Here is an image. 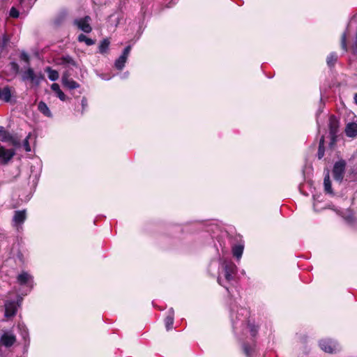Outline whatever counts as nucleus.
<instances>
[{
	"label": "nucleus",
	"instance_id": "obj_34",
	"mask_svg": "<svg viewBox=\"0 0 357 357\" xmlns=\"http://www.w3.org/2000/svg\"><path fill=\"white\" fill-rule=\"evenodd\" d=\"M9 15L12 17L17 18L19 17V11L15 7H12Z\"/></svg>",
	"mask_w": 357,
	"mask_h": 357
},
{
	"label": "nucleus",
	"instance_id": "obj_6",
	"mask_svg": "<svg viewBox=\"0 0 357 357\" xmlns=\"http://www.w3.org/2000/svg\"><path fill=\"white\" fill-rule=\"evenodd\" d=\"M346 162L344 160L337 161L333 166V176L335 181L341 182L345 173Z\"/></svg>",
	"mask_w": 357,
	"mask_h": 357
},
{
	"label": "nucleus",
	"instance_id": "obj_43",
	"mask_svg": "<svg viewBox=\"0 0 357 357\" xmlns=\"http://www.w3.org/2000/svg\"><path fill=\"white\" fill-rule=\"evenodd\" d=\"M354 100H355L356 104L357 105V93H356L354 96Z\"/></svg>",
	"mask_w": 357,
	"mask_h": 357
},
{
	"label": "nucleus",
	"instance_id": "obj_15",
	"mask_svg": "<svg viewBox=\"0 0 357 357\" xmlns=\"http://www.w3.org/2000/svg\"><path fill=\"white\" fill-rule=\"evenodd\" d=\"M174 310L171 307L168 311V314L165 319V327L167 331L172 328L174 319Z\"/></svg>",
	"mask_w": 357,
	"mask_h": 357
},
{
	"label": "nucleus",
	"instance_id": "obj_21",
	"mask_svg": "<svg viewBox=\"0 0 357 357\" xmlns=\"http://www.w3.org/2000/svg\"><path fill=\"white\" fill-rule=\"evenodd\" d=\"M243 248H244V247L243 245H241V244L235 245L232 248V254H233L234 257H235L238 259H239L242 257V255L243 252Z\"/></svg>",
	"mask_w": 357,
	"mask_h": 357
},
{
	"label": "nucleus",
	"instance_id": "obj_26",
	"mask_svg": "<svg viewBox=\"0 0 357 357\" xmlns=\"http://www.w3.org/2000/svg\"><path fill=\"white\" fill-rule=\"evenodd\" d=\"M325 149H324V137L322 136L319 140V149L317 153V157L319 159H321L324 156Z\"/></svg>",
	"mask_w": 357,
	"mask_h": 357
},
{
	"label": "nucleus",
	"instance_id": "obj_42",
	"mask_svg": "<svg viewBox=\"0 0 357 357\" xmlns=\"http://www.w3.org/2000/svg\"><path fill=\"white\" fill-rule=\"evenodd\" d=\"M128 76V72H126V73H125L123 74V75L122 78H126V77H127Z\"/></svg>",
	"mask_w": 357,
	"mask_h": 357
},
{
	"label": "nucleus",
	"instance_id": "obj_17",
	"mask_svg": "<svg viewBox=\"0 0 357 357\" xmlns=\"http://www.w3.org/2000/svg\"><path fill=\"white\" fill-rule=\"evenodd\" d=\"M110 45V41L108 38H105L100 42L98 45V52L101 54H105L107 53L109 50V47Z\"/></svg>",
	"mask_w": 357,
	"mask_h": 357
},
{
	"label": "nucleus",
	"instance_id": "obj_10",
	"mask_svg": "<svg viewBox=\"0 0 357 357\" xmlns=\"http://www.w3.org/2000/svg\"><path fill=\"white\" fill-rule=\"evenodd\" d=\"M15 155L13 149H7L3 146L0 147V162L6 164Z\"/></svg>",
	"mask_w": 357,
	"mask_h": 357
},
{
	"label": "nucleus",
	"instance_id": "obj_22",
	"mask_svg": "<svg viewBox=\"0 0 357 357\" xmlns=\"http://www.w3.org/2000/svg\"><path fill=\"white\" fill-rule=\"evenodd\" d=\"M127 59L126 57H125L124 56H120L116 61H115V63H114V66L115 68L119 70H121L124 66H125V64L126 63V61H127Z\"/></svg>",
	"mask_w": 357,
	"mask_h": 357
},
{
	"label": "nucleus",
	"instance_id": "obj_18",
	"mask_svg": "<svg viewBox=\"0 0 357 357\" xmlns=\"http://www.w3.org/2000/svg\"><path fill=\"white\" fill-rule=\"evenodd\" d=\"M11 98V92L9 86H6L3 89L0 88V100L5 102H9Z\"/></svg>",
	"mask_w": 357,
	"mask_h": 357
},
{
	"label": "nucleus",
	"instance_id": "obj_36",
	"mask_svg": "<svg viewBox=\"0 0 357 357\" xmlns=\"http://www.w3.org/2000/svg\"><path fill=\"white\" fill-rule=\"evenodd\" d=\"M10 66H11V69L15 72V73H18L19 72V69H20V67H19V65L16 63V62H11L10 63Z\"/></svg>",
	"mask_w": 357,
	"mask_h": 357
},
{
	"label": "nucleus",
	"instance_id": "obj_39",
	"mask_svg": "<svg viewBox=\"0 0 357 357\" xmlns=\"http://www.w3.org/2000/svg\"><path fill=\"white\" fill-rule=\"evenodd\" d=\"M354 47L357 49V31L355 34V40H354Z\"/></svg>",
	"mask_w": 357,
	"mask_h": 357
},
{
	"label": "nucleus",
	"instance_id": "obj_25",
	"mask_svg": "<svg viewBox=\"0 0 357 357\" xmlns=\"http://www.w3.org/2000/svg\"><path fill=\"white\" fill-rule=\"evenodd\" d=\"M77 40L79 42H84L86 45L91 46L95 44V40L88 38L86 36H85L83 33H81L78 36Z\"/></svg>",
	"mask_w": 357,
	"mask_h": 357
},
{
	"label": "nucleus",
	"instance_id": "obj_41",
	"mask_svg": "<svg viewBox=\"0 0 357 357\" xmlns=\"http://www.w3.org/2000/svg\"><path fill=\"white\" fill-rule=\"evenodd\" d=\"M4 132V128L3 126H0V137L3 135Z\"/></svg>",
	"mask_w": 357,
	"mask_h": 357
},
{
	"label": "nucleus",
	"instance_id": "obj_29",
	"mask_svg": "<svg viewBox=\"0 0 357 357\" xmlns=\"http://www.w3.org/2000/svg\"><path fill=\"white\" fill-rule=\"evenodd\" d=\"M246 327H248L250 329L252 336L256 335V334L257 333V328L254 324H250L249 321L246 322L245 328Z\"/></svg>",
	"mask_w": 357,
	"mask_h": 357
},
{
	"label": "nucleus",
	"instance_id": "obj_23",
	"mask_svg": "<svg viewBox=\"0 0 357 357\" xmlns=\"http://www.w3.org/2000/svg\"><path fill=\"white\" fill-rule=\"evenodd\" d=\"M324 185L325 191L328 194H333V190L331 188V182L330 180V176L328 172L325 175L324 179Z\"/></svg>",
	"mask_w": 357,
	"mask_h": 357
},
{
	"label": "nucleus",
	"instance_id": "obj_9",
	"mask_svg": "<svg viewBox=\"0 0 357 357\" xmlns=\"http://www.w3.org/2000/svg\"><path fill=\"white\" fill-rule=\"evenodd\" d=\"M26 218V211H16L13 218V226L17 228V230L22 228V225L24 223Z\"/></svg>",
	"mask_w": 357,
	"mask_h": 357
},
{
	"label": "nucleus",
	"instance_id": "obj_30",
	"mask_svg": "<svg viewBox=\"0 0 357 357\" xmlns=\"http://www.w3.org/2000/svg\"><path fill=\"white\" fill-rule=\"evenodd\" d=\"M8 42V38L6 35H3L1 38H0V50H3L4 47L7 45Z\"/></svg>",
	"mask_w": 357,
	"mask_h": 357
},
{
	"label": "nucleus",
	"instance_id": "obj_14",
	"mask_svg": "<svg viewBox=\"0 0 357 357\" xmlns=\"http://www.w3.org/2000/svg\"><path fill=\"white\" fill-rule=\"evenodd\" d=\"M345 133L347 137L354 138L357 136V123H349L345 128Z\"/></svg>",
	"mask_w": 357,
	"mask_h": 357
},
{
	"label": "nucleus",
	"instance_id": "obj_31",
	"mask_svg": "<svg viewBox=\"0 0 357 357\" xmlns=\"http://www.w3.org/2000/svg\"><path fill=\"white\" fill-rule=\"evenodd\" d=\"M12 136L9 132H6L5 130H4V132L3 133V135L1 136V141L2 142H10L11 139H12Z\"/></svg>",
	"mask_w": 357,
	"mask_h": 357
},
{
	"label": "nucleus",
	"instance_id": "obj_35",
	"mask_svg": "<svg viewBox=\"0 0 357 357\" xmlns=\"http://www.w3.org/2000/svg\"><path fill=\"white\" fill-rule=\"evenodd\" d=\"M130 50H131V46L130 45H128L127 46L123 51V53L121 54V56H124L125 57L128 58L129 54H130Z\"/></svg>",
	"mask_w": 357,
	"mask_h": 357
},
{
	"label": "nucleus",
	"instance_id": "obj_40",
	"mask_svg": "<svg viewBox=\"0 0 357 357\" xmlns=\"http://www.w3.org/2000/svg\"><path fill=\"white\" fill-rule=\"evenodd\" d=\"M28 335V333L26 331V329L24 328V332L22 333V336H23V338L25 339L26 337V336Z\"/></svg>",
	"mask_w": 357,
	"mask_h": 357
},
{
	"label": "nucleus",
	"instance_id": "obj_1",
	"mask_svg": "<svg viewBox=\"0 0 357 357\" xmlns=\"http://www.w3.org/2000/svg\"><path fill=\"white\" fill-rule=\"evenodd\" d=\"M221 268L222 272L218 278V282L229 291L227 283H231L235 280L237 267L231 261H225L221 264Z\"/></svg>",
	"mask_w": 357,
	"mask_h": 357
},
{
	"label": "nucleus",
	"instance_id": "obj_13",
	"mask_svg": "<svg viewBox=\"0 0 357 357\" xmlns=\"http://www.w3.org/2000/svg\"><path fill=\"white\" fill-rule=\"evenodd\" d=\"M62 84L64 86L67 87L69 89H75L79 87V84L73 80V79H70L68 75H63L61 78Z\"/></svg>",
	"mask_w": 357,
	"mask_h": 357
},
{
	"label": "nucleus",
	"instance_id": "obj_3",
	"mask_svg": "<svg viewBox=\"0 0 357 357\" xmlns=\"http://www.w3.org/2000/svg\"><path fill=\"white\" fill-rule=\"evenodd\" d=\"M22 81H31L36 86H38L41 81L44 79V75L42 73L36 74L33 68L28 67L22 73Z\"/></svg>",
	"mask_w": 357,
	"mask_h": 357
},
{
	"label": "nucleus",
	"instance_id": "obj_5",
	"mask_svg": "<svg viewBox=\"0 0 357 357\" xmlns=\"http://www.w3.org/2000/svg\"><path fill=\"white\" fill-rule=\"evenodd\" d=\"M91 18L86 15L83 17L77 18L74 20V25L84 33H89L92 31L91 25Z\"/></svg>",
	"mask_w": 357,
	"mask_h": 357
},
{
	"label": "nucleus",
	"instance_id": "obj_27",
	"mask_svg": "<svg viewBox=\"0 0 357 357\" xmlns=\"http://www.w3.org/2000/svg\"><path fill=\"white\" fill-rule=\"evenodd\" d=\"M337 59V55L335 52L331 53L326 59L327 64L329 67H333L336 63Z\"/></svg>",
	"mask_w": 357,
	"mask_h": 357
},
{
	"label": "nucleus",
	"instance_id": "obj_12",
	"mask_svg": "<svg viewBox=\"0 0 357 357\" xmlns=\"http://www.w3.org/2000/svg\"><path fill=\"white\" fill-rule=\"evenodd\" d=\"M17 312V307L14 301H6L5 303V317H13Z\"/></svg>",
	"mask_w": 357,
	"mask_h": 357
},
{
	"label": "nucleus",
	"instance_id": "obj_37",
	"mask_svg": "<svg viewBox=\"0 0 357 357\" xmlns=\"http://www.w3.org/2000/svg\"><path fill=\"white\" fill-rule=\"evenodd\" d=\"M98 76L102 79H104V80H109L111 78H112V76L110 75H105V74H99Z\"/></svg>",
	"mask_w": 357,
	"mask_h": 357
},
{
	"label": "nucleus",
	"instance_id": "obj_20",
	"mask_svg": "<svg viewBox=\"0 0 357 357\" xmlns=\"http://www.w3.org/2000/svg\"><path fill=\"white\" fill-rule=\"evenodd\" d=\"M38 109L45 116H46L47 117H51L52 116V113H51L48 106L47 105V104L45 102H44L43 101H40L38 103Z\"/></svg>",
	"mask_w": 357,
	"mask_h": 357
},
{
	"label": "nucleus",
	"instance_id": "obj_19",
	"mask_svg": "<svg viewBox=\"0 0 357 357\" xmlns=\"http://www.w3.org/2000/svg\"><path fill=\"white\" fill-rule=\"evenodd\" d=\"M51 89L52 91H54L56 96L62 101L66 100V96L64 94V93L60 89L59 85L56 83H54L51 86Z\"/></svg>",
	"mask_w": 357,
	"mask_h": 357
},
{
	"label": "nucleus",
	"instance_id": "obj_16",
	"mask_svg": "<svg viewBox=\"0 0 357 357\" xmlns=\"http://www.w3.org/2000/svg\"><path fill=\"white\" fill-rule=\"evenodd\" d=\"M352 24L353 22H351L347 28V30L344 33H343L342 36V38H341V46H342V48L344 50V51H347V37H350V34H351V26H352Z\"/></svg>",
	"mask_w": 357,
	"mask_h": 357
},
{
	"label": "nucleus",
	"instance_id": "obj_2",
	"mask_svg": "<svg viewBox=\"0 0 357 357\" xmlns=\"http://www.w3.org/2000/svg\"><path fill=\"white\" fill-rule=\"evenodd\" d=\"M250 312L247 308L238 307L231 309L230 313L231 321L233 330L235 333H238V329L243 330L245 328V324L249 317Z\"/></svg>",
	"mask_w": 357,
	"mask_h": 357
},
{
	"label": "nucleus",
	"instance_id": "obj_7",
	"mask_svg": "<svg viewBox=\"0 0 357 357\" xmlns=\"http://www.w3.org/2000/svg\"><path fill=\"white\" fill-rule=\"evenodd\" d=\"M320 348L325 352L333 354L340 351L338 343L331 339H324L319 342Z\"/></svg>",
	"mask_w": 357,
	"mask_h": 357
},
{
	"label": "nucleus",
	"instance_id": "obj_33",
	"mask_svg": "<svg viewBox=\"0 0 357 357\" xmlns=\"http://www.w3.org/2000/svg\"><path fill=\"white\" fill-rule=\"evenodd\" d=\"M10 142L15 147H20L21 146L20 140L15 136H12V139Z\"/></svg>",
	"mask_w": 357,
	"mask_h": 357
},
{
	"label": "nucleus",
	"instance_id": "obj_44",
	"mask_svg": "<svg viewBox=\"0 0 357 357\" xmlns=\"http://www.w3.org/2000/svg\"><path fill=\"white\" fill-rule=\"evenodd\" d=\"M18 258L20 259V261H22V255H18Z\"/></svg>",
	"mask_w": 357,
	"mask_h": 357
},
{
	"label": "nucleus",
	"instance_id": "obj_11",
	"mask_svg": "<svg viewBox=\"0 0 357 357\" xmlns=\"http://www.w3.org/2000/svg\"><path fill=\"white\" fill-rule=\"evenodd\" d=\"M244 354L247 357H264V355H260L256 349L255 345L249 346L247 344L243 345Z\"/></svg>",
	"mask_w": 357,
	"mask_h": 357
},
{
	"label": "nucleus",
	"instance_id": "obj_8",
	"mask_svg": "<svg viewBox=\"0 0 357 357\" xmlns=\"http://www.w3.org/2000/svg\"><path fill=\"white\" fill-rule=\"evenodd\" d=\"M328 126L331 136L330 146H332L335 143L336 133L338 128V121L334 116L330 117Z\"/></svg>",
	"mask_w": 357,
	"mask_h": 357
},
{
	"label": "nucleus",
	"instance_id": "obj_45",
	"mask_svg": "<svg viewBox=\"0 0 357 357\" xmlns=\"http://www.w3.org/2000/svg\"><path fill=\"white\" fill-rule=\"evenodd\" d=\"M3 1H6L7 0H2Z\"/></svg>",
	"mask_w": 357,
	"mask_h": 357
},
{
	"label": "nucleus",
	"instance_id": "obj_32",
	"mask_svg": "<svg viewBox=\"0 0 357 357\" xmlns=\"http://www.w3.org/2000/svg\"><path fill=\"white\" fill-rule=\"evenodd\" d=\"M20 57L21 60L24 61L27 65H29L30 58H29V54L26 52H22L20 54Z\"/></svg>",
	"mask_w": 357,
	"mask_h": 357
},
{
	"label": "nucleus",
	"instance_id": "obj_28",
	"mask_svg": "<svg viewBox=\"0 0 357 357\" xmlns=\"http://www.w3.org/2000/svg\"><path fill=\"white\" fill-rule=\"evenodd\" d=\"M31 137V133L29 132L28 134V135L25 137V139L23 140L22 146L24 147V149L26 152H29L31 150V146L29 145V139H30Z\"/></svg>",
	"mask_w": 357,
	"mask_h": 357
},
{
	"label": "nucleus",
	"instance_id": "obj_4",
	"mask_svg": "<svg viewBox=\"0 0 357 357\" xmlns=\"http://www.w3.org/2000/svg\"><path fill=\"white\" fill-rule=\"evenodd\" d=\"M17 282L22 287H25L30 291L34 286L33 277L27 271H22L16 278Z\"/></svg>",
	"mask_w": 357,
	"mask_h": 357
},
{
	"label": "nucleus",
	"instance_id": "obj_38",
	"mask_svg": "<svg viewBox=\"0 0 357 357\" xmlns=\"http://www.w3.org/2000/svg\"><path fill=\"white\" fill-rule=\"evenodd\" d=\"M82 106L83 109H84L87 106V100L85 98H83L82 99Z\"/></svg>",
	"mask_w": 357,
	"mask_h": 357
},
{
	"label": "nucleus",
	"instance_id": "obj_24",
	"mask_svg": "<svg viewBox=\"0 0 357 357\" xmlns=\"http://www.w3.org/2000/svg\"><path fill=\"white\" fill-rule=\"evenodd\" d=\"M45 70L47 73L48 78L51 81H56L59 79V75L56 70L52 69L50 67H47Z\"/></svg>",
	"mask_w": 357,
	"mask_h": 357
}]
</instances>
